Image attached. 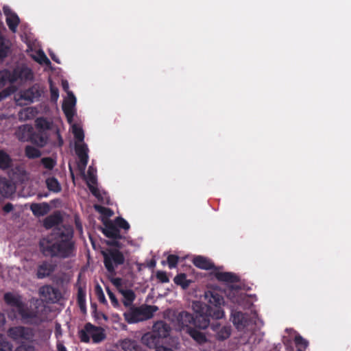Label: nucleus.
I'll use <instances>...</instances> for the list:
<instances>
[{"mask_svg": "<svg viewBox=\"0 0 351 351\" xmlns=\"http://www.w3.org/2000/svg\"><path fill=\"white\" fill-rule=\"evenodd\" d=\"M204 297L208 304L202 302H193L195 317L187 311H181L176 317V322L180 330H188L193 324L202 329L207 328L210 319H219L223 317L224 311L221 306L224 303L223 296L217 291H207Z\"/></svg>", "mask_w": 351, "mask_h": 351, "instance_id": "nucleus-1", "label": "nucleus"}, {"mask_svg": "<svg viewBox=\"0 0 351 351\" xmlns=\"http://www.w3.org/2000/svg\"><path fill=\"white\" fill-rule=\"evenodd\" d=\"M40 251L45 257L65 259L75 255L73 230L70 226L56 227L39 242Z\"/></svg>", "mask_w": 351, "mask_h": 351, "instance_id": "nucleus-2", "label": "nucleus"}, {"mask_svg": "<svg viewBox=\"0 0 351 351\" xmlns=\"http://www.w3.org/2000/svg\"><path fill=\"white\" fill-rule=\"evenodd\" d=\"M171 331V326L165 321H157L153 324L152 330L143 335L142 342L149 348H154L160 344L164 339L167 338Z\"/></svg>", "mask_w": 351, "mask_h": 351, "instance_id": "nucleus-3", "label": "nucleus"}, {"mask_svg": "<svg viewBox=\"0 0 351 351\" xmlns=\"http://www.w3.org/2000/svg\"><path fill=\"white\" fill-rule=\"evenodd\" d=\"M19 314L25 324L38 326L47 320L48 310L43 302L36 301L34 308L24 306Z\"/></svg>", "mask_w": 351, "mask_h": 351, "instance_id": "nucleus-4", "label": "nucleus"}, {"mask_svg": "<svg viewBox=\"0 0 351 351\" xmlns=\"http://www.w3.org/2000/svg\"><path fill=\"white\" fill-rule=\"evenodd\" d=\"M158 310L154 305L132 306L123 313V317L127 323L135 324L151 319Z\"/></svg>", "mask_w": 351, "mask_h": 351, "instance_id": "nucleus-5", "label": "nucleus"}, {"mask_svg": "<svg viewBox=\"0 0 351 351\" xmlns=\"http://www.w3.org/2000/svg\"><path fill=\"white\" fill-rule=\"evenodd\" d=\"M104 264L107 271L111 275H115V269L125 263V256L122 252L117 248H108L102 251Z\"/></svg>", "mask_w": 351, "mask_h": 351, "instance_id": "nucleus-6", "label": "nucleus"}, {"mask_svg": "<svg viewBox=\"0 0 351 351\" xmlns=\"http://www.w3.org/2000/svg\"><path fill=\"white\" fill-rule=\"evenodd\" d=\"M8 335L14 341L23 339L32 341L35 334L31 328L18 326L10 328L8 330Z\"/></svg>", "mask_w": 351, "mask_h": 351, "instance_id": "nucleus-7", "label": "nucleus"}, {"mask_svg": "<svg viewBox=\"0 0 351 351\" xmlns=\"http://www.w3.org/2000/svg\"><path fill=\"white\" fill-rule=\"evenodd\" d=\"M231 320L238 330H243L251 322L250 315L241 311L232 309Z\"/></svg>", "mask_w": 351, "mask_h": 351, "instance_id": "nucleus-8", "label": "nucleus"}, {"mask_svg": "<svg viewBox=\"0 0 351 351\" xmlns=\"http://www.w3.org/2000/svg\"><path fill=\"white\" fill-rule=\"evenodd\" d=\"M40 295L47 302H55L61 298L58 289L51 285H45L39 289Z\"/></svg>", "mask_w": 351, "mask_h": 351, "instance_id": "nucleus-9", "label": "nucleus"}, {"mask_svg": "<svg viewBox=\"0 0 351 351\" xmlns=\"http://www.w3.org/2000/svg\"><path fill=\"white\" fill-rule=\"evenodd\" d=\"M3 11L6 17L5 21L9 29L12 32H15L20 23V19L18 15L14 12L8 6H3Z\"/></svg>", "mask_w": 351, "mask_h": 351, "instance_id": "nucleus-10", "label": "nucleus"}, {"mask_svg": "<svg viewBox=\"0 0 351 351\" xmlns=\"http://www.w3.org/2000/svg\"><path fill=\"white\" fill-rule=\"evenodd\" d=\"M104 234L112 239H123L122 235L121 234L119 229L117 227V226L112 221H108L105 223V228L103 230Z\"/></svg>", "mask_w": 351, "mask_h": 351, "instance_id": "nucleus-11", "label": "nucleus"}, {"mask_svg": "<svg viewBox=\"0 0 351 351\" xmlns=\"http://www.w3.org/2000/svg\"><path fill=\"white\" fill-rule=\"evenodd\" d=\"M210 328L216 332L215 337L217 340L223 341L228 339L231 335V329L229 326H221L219 323L209 325Z\"/></svg>", "mask_w": 351, "mask_h": 351, "instance_id": "nucleus-12", "label": "nucleus"}, {"mask_svg": "<svg viewBox=\"0 0 351 351\" xmlns=\"http://www.w3.org/2000/svg\"><path fill=\"white\" fill-rule=\"evenodd\" d=\"M76 103V98L72 92L68 93V98L64 101L62 104V110L69 119H72L74 115L73 108Z\"/></svg>", "mask_w": 351, "mask_h": 351, "instance_id": "nucleus-13", "label": "nucleus"}, {"mask_svg": "<svg viewBox=\"0 0 351 351\" xmlns=\"http://www.w3.org/2000/svg\"><path fill=\"white\" fill-rule=\"evenodd\" d=\"M15 186L12 181L5 178H0V195L8 197L15 191Z\"/></svg>", "mask_w": 351, "mask_h": 351, "instance_id": "nucleus-14", "label": "nucleus"}, {"mask_svg": "<svg viewBox=\"0 0 351 351\" xmlns=\"http://www.w3.org/2000/svg\"><path fill=\"white\" fill-rule=\"evenodd\" d=\"M33 128L29 125H23L18 128L15 134L16 138L22 142L29 141L32 134L33 132Z\"/></svg>", "mask_w": 351, "mask_h": 351, "instance_id": "nucleus-15", "label": "nucleus"}, {"mask_svg": "<svg viewBox=\"0 0 351 351\" xmlns=\"http://www.w3.org/2000/svg\"><path fill=\"white\" fill-rule=\"evenodd\" d=\"M55 267L51 263L43 261L38 266L36 276L39 279L49 276L54 271Z\"/></svg>", "mask_w": 351, "mask_h": 351, "instance_id": "nucleus-16", "label": "nucleus"}, {"mask_svg": "<svg viewBox=\"0 0 351 351\" xmlns=\"http://www.w3.org/2000/svg\"><path fill=\"white\" fill-rule=\"evenodd\" d=\"M4 300L7 304L16 307L17 308L18 313L25 306L20 296L14 295L13 293L10 292L4 294Z\"/></svg>", "mask_w": 351, "mask_h": 351, "instance_id": "nucleus-17", "label": "nucleus"}, {"mask_svg": "<svg viewBox=\"0 0 351 351\" xmlns=\"http://www.w3.org/2000/svg\"><path fill=\"white\" fill-rule=\"evenodd\" d=\"M193 263L195 267L202 269L209 270L215 268L214 263L210 259L202 256H195Z\"/></svg>", "mask_w": 351, "mask_h": 351, "instance_id": "nucleus-18", "label": "nucleus"}, {"mask_svg": "<svg viewBox=\"0 0 351 351\" xmlns=\"http://www.w3.org/2000/svg\"><path fill=\"white\" fill-rule=\"evenodd\" d=\"M30 210L34 215L41 217L47 215L50 210V206L47 202L33 203L30 206Z\"/></svg>", "mask_w": 351, "mask_h": 351, "instance_id": "nucleus-19", "label": "nucleus"}, {"mask_svg": "<svg viewBox=\"0 0 351 351\" xmlns=\"http://www.w3.org/2000/svg\"><path fill=\"white\" fill-rule=\"evenodd\" d=\"M47 141L48 137L46 132H43V131L34 132V130L29 140L32 143L40 147L45 146Z\"/></svg>", "mask_w": 351, "mask_h": 351, "instance_id": "nucleus-20", "label": "nucleus"}, {"mask_svg": "<svg viewBox=\"0 0 351 351\" xmlns=\"http://www.w3.org/2000/svg\"><path fill=\"white\" fill-rule=\"evenodd\" d=\"M119 292L123 297L122 302L125 307H130L136 299V294L133 290L129 289H121Z\"/></svg>", "mask_w": 351, "mask_h": 351, "instance_id": "nucleus-21", "label": "nucleus"}, {"mask_svg": "<svg viewBox=\"0 0 351 351\" xmlns=\"http://www.w3.org/2000/svg\"><path fill=\"white\" fill-rule=\"evenodd\" d=\"M40 95L38 90L33 86L23 91L21 94V98L26 101L27 103H32Z\"/></svg>", "mask_w": 351, "mask_h": 351, "instance_id": "nucleus-22", "label": "nucleus"}, {"mask_svg": "<svg viewBox=\"0 0 351 351\" xmlns=\"http://www.w3.org/2000/svg\"><path fill=\"white\" fill-rule=\"evenodd\" d=\"M215 277L219 281L225 282L234 283L239 280V277L231 272H217Z\"/></svg>", "mask_w": 351, "mask_h": 351, "instance_id": "nucleus-23", "label": "nucleus"}, {"mask_svg": "<svg viewBox=\"0 0 351 351\" xmlns=\"http://www.w3.org/2000/svg\"><path fill=\"white\" fill-rule=\"evenodd\" d=\"M121 346L124 351H142V348L138 342L130 339L123 340Z\"/></svg>", "mask_w": 351, "mask_h": 351, "instance_id": "nucleus-24", "label": "nucleus"}, {"mask_svg": "<svg viewBox=\"0 0 351 351\" xmlns=\"http://www.w3.org/2000/svg\"><path fill=\"white\" fill-rule=\"evenodd\" d=\"M45 184L47 189L51 192L58 193L62 191L61 184L55 177H49L47 178Z\"/></svg>", "mask_w": 351, "mask_h": 351, "instance_id": "nucleus-25", "label": "nucleus"}, {"mask_svg": "<svg viewBox=\"0 0 351 351\" xmlns=\"http://www.w3.org/2000/svg\"><path fill=\"white\" fill-rule=\"evenodd\" d=\"M61 221L62 218L60 215H51L44 219L43 226L46 229H50L58 225Z\"/></svg>", "mask_w": 351, "mask_h": 351, "instance_id": "nucleus-26", "label": "nucleus"}, {"mask_svg": "<svg viewBox=\"0 0 351 351\" xmlns=\"http://www.w3.org/2000/svg\"><path fill=\"white\" fill-rule=\"evenodd\" d=\"M95 328V326L90 323H86L84 329L79 332V337L82 342L88 343L90 341V332Z\"/></svg>", "mask_w": 351, "mask_h": 351, "instance_id": "nucleus-27", "label": "nucleus"}, {"mask_svg": "<svg viewBox=\"0 0 351 351\" xmlns=\"http://www.w3.org/2000/svg\"><path fill=\"white\" fill-rule=\"evenodd\" d=\"M173 282L176 285L180 286L183 289H186L189 287L192 280H188L185 274L180 273L174 277Z\"/></svg>", "mask_w": 351, "mask_h": 351, "instance_id": "nucleus-28", "label": "nucleus"}, {"mask_svg": "<svg viewBox=\"0 0 351 351\" xmlns=\"http://www.w3.org/2000/svg\"><path fill=\"white\" fill-rule=\"evenodd\" d=\"M10 41L0 36V60L6 58L10 52Z\"/></svg>", "mask_w": 351, "mask_h": 351, "instance_id": "nucleus-29", "label": "nucleus"}, {"mask_svg": "<svg viewBox=\"0 0 351 351\" xmlns=\"http://www.w3.org/2000/svg\"><path fill=\"white\" fill-rule=\"evenodd\" d=\"M12 158L10 155L0 149V169H8L12 166Z\"/></svg>", "mask_w": 351, "mask_h": 351, "instance_id": "nucleus-30", "label": "nucleus"}, {"mask_svg": "<svg viewBox=\"0 0 351 351\" xmlns=\"http://www.w3.org/2000/svg\"><path fill=\"white\" fill-rule=\"evenodd\" d=\"M187 332L194 340L199 343L206 341V338L204 333L195 328H189Z\"/></svg>", "mask_w": 351, "mask_h": 351, "instance_id": "nucleus-31", "label": "nucleus"}, {"mask_svg": "<svg viewBox=\"0 0 351 351\" xmlns=\"http://www.w3.org/2000/svg\"><path fill=\"white\" fill-rule=\"evenodd\" d=\"M77 301L78 306L82 311H86V291L82 287H79L77 288Z\"/></svg>", "mask_w": 351, "mask_h": 351, "instance_id": "nucleus-32", "label": "nucleus"}, {"mask_svg": "<svg viewBox=\"0 0 351 351\" xmlns=\"http://www.w3.org/2000/svg\"><path fill=\"white\" fill-rule=\"evenodd\" d=\"M36 127L38 131H43L45 132V130H48L51 128V123L44 117L37 118L36 120Z\"/></svg>", "mask_w": 351, "mask_h": 351, "instance_id": "nucleus-33", "label": "nucleus"}, {"mask_svg": "<svg viewBox=\"0 0 351 351\" xmlns=\"http://www.w3.org/2000/svg\"><path fill=\"white\" fill-rule=\"evenodd\" d=\"M90 336L94 343H99L106 338L103 330L95 326V328L90 332Z\"/></svg>", "mask_w": 351, "mask_h": 351, "instance_id": "nucleus-34", "label": "nucleus"}, {"mask_svg": "<svg viewBox=\"0 0 351 351\" xmlns=\"http://www.w3.org/2000/svg\"><path fill=\"white\" fill-rule=\"evenodd\" d=\"M19 75L20 80L21 81H27L30 80L33 78V73L32 71L27 67H21L17 68Z\"/></svg>", "mask_w": 351, "mask_h": 351, "instance_id": "nucleus-35", "label": "nucleus"}, {"mask_svg": "<svg viewBox=\"0 0 351 351\" xmlns=\"http://www.w3.org/2000/svg\"><path fill=\"white\" fill-rule=\"evenodd\" d=\"M25 156L30 159L38 158L41 156L40 151L31 145H27L25 149Z\"/></svg>", "mask_w": 351, "mask_h": 351, "instance_id": "nucleus-36", "label": "nucleus"}, {"mask_svg": "<svg viewBox=\"0 0 351 351\" xmlns=\"http://www.w3.org/2000/svg\"><path fill=\"white\" fill-rule=\"evenodd\" d=\"M72 132L77 142H82L84 141V134L82 128L77 125H73L72 127Z\"/></svg>", "mask_w": 351, "mask_h": 351, "instance_id": "nucleus-37", "label": "nucleus"}, {"mask_svg": "<svg viewBox=\"0 0 351 351\" xmlns=\"http://www.w3.org/2000/svg\"><path fill=\"white\" fill-rule=\"evenodd\" d=\"M10 75L9 70L4 69L0 71V89L4 87L8 83H10Z\"/></svg>", "mask_w": 351, "mask_h": 351, "instance_id": "nucleus-38", "label": "nucleus"}, {"mask_svg": "<svg viewBox=\"0 0 351 351\" xmlns=\"http://www.w3.org/2000/svg\"><path fill=\"white\" fill-rule=\"evenodd\" d=\"M12 345L7 341L5 337L0 334V351H12Z\"/></svg>", "mask_w": 351, "mask_h": 351, "instance_id": "nucleus-39", "label": "nucleus"}, {"mask_svg": "<svg viewBox=\"0 0 351 351\" xmlns=\"http://www.w3.org/2000/svg\"><path fill=\"white\" fill-rule=\"evenodd\" d=\"M41 163L45 169L51 170L56 165V160L51 157H44L41 159Z\"/></svg>", "mask_w": 351, "mask_h": 351, "instance_id": "nucleus-40", "label": "nucleus"}, {"mask_svg": "<svg viewBox=\"0 0 351 351\" xmlns=\"http://www.w3.org/2000/svg\"><path fill=\"white\" fill-rule=\"evenodd\" d=\"M114 223L119 229L122 228L125 230H128L130 228L128 222L121 217H116L114 221Z\"/></svg>", "mask_w": 351, "mask_h": 351, "instance_id": "nucleus-41", "label": "nucleus"}, {"mask_svg": "<svg viewBox=\"0 0 351 351\" xmlns=\"http://www.w3.org/2000/svg\"><path fill=\"white\" fill-rule=\"evenodd\" d=\"M88 147L84 143L75 145V153L77 156H88Z\"/></svg>", "mask_w": 351, "mask_h": 351, "instance_id": "nucleus-42", "label": "nucleus"}, {"mask_svg": "<svg viewBox=\"0 0 351 351\" xmlns=\"http://www.w3.org/2000/svg\"><path fill=\"white\" fill-rule=\"evenodd\" d=\"M295 343L298 348H301L302 349H306L308 346V342L307 340L304 339L300 335H297L295 337L294 339Z\"/></svg>", "mask_w": 351, "mask_h": 351, "instance_id": "nucleus-43", "label": "nucleus"}, {"mask_svg": "<svg viewBox=\"0 0 351 351\" xmlns=\"http://www.w3.org/2000/svg\"><path fill=\"white\" fill-rule=\"evenodd\" d=\"M179 256L175 254H170L167 256V262L170 269L175 268L178 263Z\"/></svg>", "mask_w": 351, "mask_h": 351, "instance_id": "nucleus-44", "label": "nucleus"}, {"mask_svg": "<svg viewBox=\"0 0 351 351\" xmlns=\"http://www.w3.org/2000/svg\"><path fill=\"white\" fill-rule=\"evenodd\" d=\"M95 293H96L97 299L100 303L104 304H107V300L105 298L103 290L99 285H97L95 287Z\"/></svg>", "mask_w": 351, "mask_h": 351, "instance_id": "nucleus-45", "label": "nucleus"}, {"mask_svg": "<svg viewBox=\"0 0 351 351\" xmlns=\"http://www.w3.org/2000/svg\"><path fill=\"white\" fill-rule=\"evenodd\" d=\"M230 297H231L230 299L232 302L234 304H237L238 306H241L245 300V296H243L241 294H238V291L237 292V295H235L234 293L233 295L231 296V295L230 294Z\"/></svg>", "mask_w": 351, "mask_h": 351, "instance_id": "nucleus-46", "label": "nucleus"}, {"mask_svg": "<svg viewBox=\"0 0 351 351\" xmlns=\"http://www.w3.org/2000/svg\"><path fill=\"white\" fill-rule=\"evenodd\" d=\"M106 291L109 296V298L112 303V305L114 308H119L120 306V304H119V302L117 298H116V295H114V293L112 291H111L109 288L106 289Z\"/></svg>", "mask_w": 351, "mask_h": 351, "instance_id": "nucleus-47", "label": "nucleus"}, {"mask_svg": "<svg viewBox=\"0 0 351 351\" xmlns=\"http://www.w3.org/2000/svg\"><path fill=\"white\" fill-rule=\"evenodd\" d=\"M14 351H35V347L32 344L22 343Z\"/></svg>", "mask_w": 351, "mask_h": 351, "instance_id": "nucleus-48", "label": "nucleus"}, {"mask_svg": "<svg viewBox=\"0 0 351 351\" xmlns=\"http://www.w3.org/2000/svg\"><path fill=\"white\" fill-rule=\"evenodd\" d=\"M156 278L162 283L169 282V281L167 273L163 271H158L156 273Z\"/></svg>", "mask_w": 351, "mask_h": 351, "instance_id": "nucleus-49", "label": "nucleus"}, {"mask_svg": "<svg viewBox=\"0 0 351 351\" xmlns=\"http://www.w3.org/2000/svg\"><path fill=\"white\" fill-rule=\"evenodd\" d=\"M95 184H90L89 182L88 183V187L90 190V191L91 192V193L95 197H97L99 200H100L101 199V194L99 193V189H97V186H94Z\"/></svg>", "mask_w": 351, "mask_h": 351, "instance_id": "nucleus-50", "label": "nucleus"}, {"mask_svg": "<svg viewBox=\"0 0 351 351\" xmlns=\"http://www.w3.org/2000/svg\"><path fill=\"white\" fill-rule=\"evenodd\" d=\"M55 337L57 339V341L60 340V339L62 336V329L61 324L58 322L55 323V331H54Z\"/></svg>", "mask_w": 351, "mask_h": 351, "instance_id": "nucleus-51", "label": "nucleus"}, {"mask_svg": "<svg viewBox=\"0 0 351 351\" xmlns=\"http://www.w3.org/2000/svg\"><path fill=\"white\" fill-rule=\"evenodd\" d=\"M10 75L9 76V78H10V84H13V83L17 82L18 80H20L19 77H18L19 73H18L17 68L14 69L12 71H10Z\"/></svg>", "mask_w": 351, "mask_h": 351, "instance_id": "nucleus-52", "label": "nucleus"}, {"mask_svg": "<svg viewBox=\"0 0 351 351\" xmlns=\"http://www.w3.org/2000/svg\"><path fill=\"white\" fill-rule=\"evenodd\" d=\"M50 93L51 101H56L59 97V90L57 88L54 87L51 84L50 86Z\"/></svg>", "mask_w": 351, "mask_h": 351, "instance_id": "nucleus-53", "label": "nucleus"}, {"mask_svg": "<svg viewBox=\"0 0 351 351\" xmlns=\"http://www.w3.org/2000/svg\"><path fill=\"white\" fill-rule=\"evenodd\" d=\"M90 183L91 184H97V178L96 176L93 173L90 167H89L88 170V180L87 184Z\"/></svg>", "mask_w": 351, "mask_h": 351, "instance_id": "nucleus-54", "label": "nucleus"}, {"mask_svg": "<svg viewBox=\"0 0 351 351\" xmlns=\"http://www.w3.org/2000/svg\"><path fill=\"white\" fill-rule=\"evenodd\" d=\"M95 209L99 211V213L102 214H108V213H112L111 210L110 208L104 207L102 206L99 205H95Z\"/></svg>", "mask_w": 351, "mask_h": 351, "instance_id": "nucleus-55", "label": "nucleus"}, {"mask_svg": "<svg viewBox=\"0 0 351 351\" xmlns=\"http://www.w3.org/2000/svg\"><path fill=\"white\" fill-rule=\"evenodd\" d=\"M78 158L80 160V165H81L82 167L84 169L88 163V156H78Z\"/></svg>", "mask_w": 351, "mask_h": 351, "instance_id": "nucleus-56", "label": "nucleus"}, {"mask_svg": "<svg viewBox=\"0 0 351 351\" xmlns=\"http://www.w3.org/2000/svg\"><path fill=\"white\" fill-rule=\"evenodd\" d=\"M152 349H155V351H174L172 348L160 344L157 345L156 347L152 348Z\"/></svg>", "mask_w": 351, "mask_h": 351, "instance_id": "nucleus-57", "label": "nucleus"}, {"mask_svg": "<svg viewBox=\"0 0 351 351\" xmlns=\"http://www.w3.org/2000/svg\"><path fill=\"white\" fill-rule=\"evenodd\" d=\"M118 239H112V241H109L107 242V245L109 246H113L116 247H121V243Z\"/></svg>", "mask_w": 351, "mask_h": 351, "instance_id": "nucleus-58", "label": "nucleus"}, {"mask_svg": "<svg viewBox=\"0 0 351 351\" xmlns=\"http://www.w3.org/2000/svg\"><path fill=\"white\" fill-rule=\"evenodd\" d=\"M13 209H14V206H13L12 204H11V203H7L3 207V210L6 213H8L12 211Z\"/></svg>", "mask_w": 351, "mask_h": 351, "instance_id": "nucleus-59", "label": "nucleus"}, {"mask_svg": "<svg viewBox=\"0 0 351 351\" xmlns=\"http://www.w3.org/2000/svg\"><path fill=\"white\" fill-rule=\"evenodd\" d=\"M56 348L58 351H67L66 347L63 344V342L60 340L57 341Z\"/></svg>", "mask_w": 351, "mask_h": 351, "instance_id": "nucleus-60", "label": "nucleus"}, {"mask_svg": "<svg viewBox=\"0 0 351 351\" xmlns=\"http://www.w3.org/2000/svg\"><path fill=\"white\" fill-rule=\"evenodd\" d=\"M40 62L42 63V62H44L45 64L47 65H49L51 64V62L50 60H49V58L45 56V54L44 53H42L41 56H40Z\"/></svg>", "mask_w": 351, "mask_h": 351, "instance_id": "nucleus-61", "label": "nucleus"}, {"mask_svg": "<svg viewBox=\"0 0 351 351\" xmlns=\"http://www.w3.org/2000/svg\"><path fill=\"white\" fill-rule=\"evenodd\" d=\"M9 94L10 93L7 90H3V91L0 92V101L6 98Z\"/></svg>", "mask_w": 351, "mask_h": 351, "instance_id": "nucleus-62", "label": "nucleus"}, {"mask_svg": "<svg viewBox=\"0 0 351 351\" xmlns=\"http://www.w3.org/2000/svg\"><path fill=\"white\" fill-rule=\"evenodd\" d=\"M49 54L51 58L54 62H56L58 64H60V61L59 58L56 56V54L53 52H51V51H49Z\"/></svg>", "mask_w": 351, "mask_h": 351, "instance_id": "nucleus-63", "label": "nucleus"}, {"mask_svg": "<svg viewBox=\"0 0 351 351\" xmlns=\"http://www.w3.org/2000/svg\"><path fill=\"white\" fill-rule=\"evenodd\" d=\"M56 134H57L58 141V147H62L64 143V141H63V139H62L58 130L57 131Z\"/></svg>", "mask_w": 351, "mask_h": 351, "instance_id": "nucleus-64", "label": "nucleus"}]
</instances>
